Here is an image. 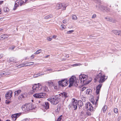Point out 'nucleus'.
Masks as SVG:
<instances>
[{
    "label": "nucleus",
    "mask_w": 121,
    "mask_h": 121,
    "mask_svg": "<svg viewBox=\"0 0 121 121\" xmlns=\"http://www.w3.org/2000/svg\"><path fill=\"white\" fill-rule=\"evenodd\" d=\"M23 121H29V118H26L23 120Z\"/></svg>",
    "instance_id": "43"
},
{
    "label": "nucleus",
    "mask_w": 121,
    "mask_h": 121,
    "mask_svg": "<svg viewBox=\"0 0 121 121\" xmlns=\"http://www.w3.org/2000/svg\"><path fill=\"white\" fill-rule=\"evenodd\" d=\"M107 76H105L104 74H103V72L101 71L97 75L95 79L100 83L104 82L107 79Z\"/></svg>",
    "instance_id": "3"
},
{
    "label": "nucleus",
    "mask_w": 121,
    "mask_h": 121,
    "mask_svg": "<svg viewBox=\"0 0 121 121\" xmlns=\"http://www.w3.org/2000/svg\"><path fill=\"white\" fill-rule=\"evenodd\" d=\"M40 88H39V91H47L48 87L45 86L42 87L40 85Z\"/></svg>",
    "instance_id": "15"
},
{
    "label": "nucleus",
    "mask_w": 121,
    "mask_h": 121,
    "mask_svg": "<svg viewBox=\"0 0 121 121\" xmlns=\"http://www.w3.org/2000/svg\"><path fill=\"white\" fill-rule=\"evenodd\" d=\"M72 18L73 20H77V17L75 15H72Z\"/></svg>",
    "instance_id": "30"
},
{
    "label": "nucleus",
    "mask_w": 121,
    "mask_h": 121,
    "mask_svg": "<svg viewBox=\"0 0 121 121\" xmlns=\"http://www.w3.org/2000/svg\"><path fill=\"white\" fill-rule=\"evenodd\" d=\"M78 104L79 106V108H80V107H81L83 105V103L81 100H79L78 101Z\"/></svg>",
    "instance_id": "23"
},
{
    "label": "nucleus",
    "mask_w": 121,
    "mask_h": 121,
    "mask_svg": "<svg viewBox=\"0 0 121 121\" xmlns=\"http://www.w3.org/2000/svg\"><path fill=\"white\" fill-rule=\"evenodd\" d=\"M85 106L90 111L93 112L94 111L93 107L90 102L86 103L85 104Z\"/></svg>",
    "instance_id": "9"
},
{
    "label": "nucleus",
    "mask_w": 121,
    "mask_h": 121,
    "mask_svg": "<svg viewBox=\"0 0 121 121\" xmlns=\"http://www.w3.org/2000/svg\"><path fill=\"white\" fill-rule=\"evenodd\" d=\"M12 96V92L11 91H8L5 95V97L7 99H10Z\"/></svg>",
    "instance_id": "13"
},
{
    "label": "nucleus",
    "mask_w": 121,
    "mask_h": 121,
    "mask_svg": "<svg viewBox=\"0 0 121 121\" xmlns=\"http://www.w3.org/2000/svg\"><path fill=\"white\" fill-rule=\"evenodd\" d=\"M119 34L118 35H121V30L119 31Z\"/></svg>",
    "instance_id": "48"
},
{
    "label": "nucleus",
    "mask_w": 121,
    "mask_h": 121,
    "mask_svg": "<svg viewBox=\"0 0 121 121\" xmlns=\"http://www.w3.org/2000/svg\"><path fill=\"white\" fill-rule=\"evenodd\" d=\"M40 85L38 84H35L33 85L32 87V90L31 91L32 93H34L35 92L39 91Z\"/></svg>",
    "instance_id": "8"
},
{
    "label": "nucleus",
    "mask_w": 121,
    "mask_h": 121,
    "mask_svg": "<svg viewBox=\"0 0 121 121\" xmlns=\"http://www.w3.org/2000/svg\"><path fill=\"white\" fill-rule=\"evenodd\" d=\"M9 72H5L4 73H1V76L3 77L4 76H6V75H9Z\"/></svg>",
    "instance_id": "28"
},
{
    "label": "nucleus",
    "mask_w": 121,
    "mask_h": 121,
    "mask_svg": "<svg viewBox=\"0 0 121 121\" xmlns=\"http://www.w3.org/2000/svg\"><path fill=\"white\" fill-rule=\"evenodd\" d=\"M78 80L74 76H72L69 79V87L72 86L74 83L77 82Z\"/></svg>",
    "instance_id": "7"
},
{
    "label": "nucleus",
    "mask_w": 121,
    "mask_h": 121,
    "mask_svg": "<svg viewBox=\"0 0 121 121\" xmlns=\"http://www.w3.org/2000/svg\"><path fill=\"white\" fill-rule=\"evenodd\" d=\"M108 115H111V112H109L108 113Z\"/></svg>",
    "instance_id": "53"
},
{
    "label": "nucleus",
    "mask_w": 121,
    "mask_h": 121,
    "mask_svg": "<svg viewBox=\"0 0 121 121\" xmlns=\"http://www.w3.org/2000/svg\"><path fill=\"white\" fill-rule=\"evenodd\" d=\"M59 85L61 86H67L69 83V80L66 79H63L58 82Z\"/></svg>",
    "instance_id": "6"
},
{
    "label": "nucleus",
    "mask_w": 121,
    "mask_h": 121,
    "mask_svg": "<svg viewBox=\"0 0 121 121\" xmlns=\"http://www.w3.org/2000/svg\"><path fill=\"white\" fill-rule=\"evenodd\" d=\"M49 56V55H47V56H46V58H47L48 57V56Z\"/></svg>",
    "instance_id": "55"
},
{
    "label": "nucleus",
    "mask_w": 121,
    "mask_h": 121,
    "mask_svg": "<svg viewBox=\"0 0 121 121\" xmlns=\"http://www.w3.org/2000/svg\"><path fill=\"white\" fill-rule=\"evenodd\" d=\"M52 16L51 15H49L45 17V19H49L52 17Z\"/></svg>",
    "instance_id": "34"
},
{
    "label": "nucleus",
    "mask_w": 121,
    "mask_h": 121,
    "mask_svg": "<svg viewBox=\"0 0 121 121\" xmlns=\"http://www.w3.org/2000/svg\"><path fill=\"white\" fill-rule=\"evenodd\" d=\"M84 113V112L83 111H82L81 112V115H83Z\"/></svg>",
    "instance_id": "49"
},
{
    "label": "nucleus",
    "mask_w": 121,
    "mask_h": 121,
    "mask_svg": "<svg viewBox=\"0 0 121 121\" xmlns=\"http://www.w3.org/2000/svg\"><path fill=\"white\" fill-rule=\"evenodd\" d=\"M62 22L64 24H66L67 22V20H64Z\"/></svg>",
    "instance_id": "42"
},
{
    "label": "nucleus",
    "mask_w": 121,
    "mask_h": 121,
    "mask_svg": "<svg viewBox=\"0 0 121 121\" xmlns=\"http://www.w3.org/2000/svg\"><path fill=\"white\" fill-rule=\"evenodd\" d=\"M114 113L116 114L118 113V109L116 108H114Z\"/></svg>",
    "instance_id": "35"
},
{
    "label": "nucleus",
    "mask_w": 121,
    "mask_h": 121,
    "mask_svg": "<svg viewBox=\"0 0 121 121\" xmlns=\"http://www.w3.org/2000/svg\"><path fill=\"white\" fill-rule=\"evenodd\" d=\"M72 104L73 106L74 110H76L77 108L78 103L76 100L75 99H73L72 102Z\"/></svg>",
    "instance_id": "12"
},
{
    "label": "nucleus",
    "mask_w": 121,
    "mask_h": 121,
    "mask_svg": "<svg viewBox=\"0 0 121 121\" xmlns=\"http://www.w3.org/2000/svg\"><path fill=\"white\" fill-rule=\"evenodd\" d=\"M4 11L5 12H8L9 11V9L7 7H4L3 9Z\"/></svg>",
    "instance_id": "27"
},
{
    "label": "nucleus",
    "mask_w": 121,
    "mask_h": 121,
    "mask_svg": "<svg viewBox=\"0 0 121 121\" xmlns=\"http://www.w3.org/2000/svg\"><path fill=\"white\" fill-rule=\"evenodd\" d=\"M86 114L88 116H90L91 115V113L89 112H87L86 113Z\"/></svg>",
    "instance_id": "40"
},
{
    "label": "nucleus",
    "mask_w": 121,
    "mask_h": 121,
    "mask_svg": "<svg viewBox=\"0 0 121 121\" xmlns=\"http://www.w3.org/2000/svg\"><path fill=\"white\" fill-rule=\"evenodd\" d=\"M102 85V84H100L96 87V93L97 95V98L96 99V101L94 99H91V102L93 104L97 105L98 104V100L99 98V93L100 91V89Z\"/></svg>",
    "instance_id": "2"
},
{
    "label": "nucleus",
    "mask_w": 121,
    "mask_h": 121,
    "mask_svg": "<svg viewBox=\"0 0 121 121\" xmlns=\"http://www.w3.org/2000/svg\"><path fill=\"white\" fill-rule=\"evenodd\" d=\"M120 76H121V74H120Z\"/></svg>",
    "instance_id": "61"
},
{
    "label": "nucleus",
    "mask_w": 121,
    "mask_h": 121,
    "mask_svg": "<svg viewBox=\"0 0 121 121\" xmlns=\"http://www.w3.org/2000/svg\"><path fill=\"white\" fill-rule=\"evenodd\" d=\"M8 36L6 34L2 35L0 36V40L2 39H4L6 38Z\"/></svg>",
    "instance_id": "21"
},
{
    "label": "nucleus",
    "mask_w": 121,
    "mask_h": 121,
    "mask_svg": "<svg viewBox=\"0 0 121 121\" xmlns=\"http://www.w3.org/2000/svg\"><path fill=\"white\" fill-rule=\"evenodd\" d=\"M107 106L106 105H104L103 107L102 110L104 112H105L107 108Z\"/></svg>",
    "instance_id": "26"
},
{
    "label": "nucleus",
    "mask_w": 121,
    "mask_h": 121,
    "mask_svg": "<svg viewBox=\"0 0 121 121\" xmlns=\"http://www.w3.org/2000/svg\"><path fill=\"white\" fill-rule=\"evenodd\" d=\"M61 28H63V29H64L65 28V26L63 24H62L61 26Z\"/></svg>",
    "instance_id": "37"
},
{
    "label": "nucleus",
    "mask_w": 121,
    "mask_h": 121,
    "mask_svg": "<svg viewBox=\"0 0 121 121\" xmlns=\"http://www.w3.org/2000/svg\"><path fill=\"white\" fill-rule=\"evenodd\" d=\"M62 117V115L60 116L56 121H61V118Z\"/></svg>",
    "instance_id": "33"
},
{
    "label": "nucleus",
    "mask_w": 121,
    "mask_h": 121,
    "mask_svg": "<svg viewBox=\"0 0 121 121\" xmlns=\"http://www.w3.org/2000/svg\"><path fill=\"white\" fill-rule=\"evenodd\" d=\"M74 31V30H70L68 31L67 32V33L68 34H70V33L73 32Z\"/></svg>",
    "instance_id": "38"
},
{
    "label": "nucleus",
    "mask_w": 121,
    "mask_h": 121,
    "mask_svg": "<svg viewBox=\"0 0 121 121\" xmlns=\"http://www.w3.org/2000/svg\"><path fill=\"white\" fill-rule=\"evenodd\" d=\"M34 64V62H31L30 63H22L21 64L17 66V67L19 68H20L21 67H24L26 65V66H27L31 65H33Z\"/></svg>",
    "instance_id": "11"
},
{
    "label": "nucleus",
    "mask_w": 121,
    "mask_h": 121,
    "mask_svg": "<svg viewBox=\"0 0 121 121\" xmlns=\"http://www.w3.org/2000/svg\"><path fill=\"white\" fill-rule=\"evenodd\" d=\"M57 37V36L56 35H54L53 36L52 38H53L55 39Z\"/></svg>",
    "instance_id": "46"
},
{
    "label": "nucleus",
    "mask_w": 121,
    "mask_h": 121,
    "mask_svg": "<svg viewBox=\"0 0 121 121\" xmlns=\"http://www.w3.org/2000/svg\"><path fill=\"white\" fill-rule=\"evenodd\" d=\"M47 100L50 101L52 104L55 105L59 102V98L55 96H52L48 99Z\"/></svg>",
    "instance_id": "5"
},
{
    "label": "nucleus",
    "mask_w": 121,
    "mask_h": 121,
    "mask_svg": "<svg viewBox=\"0 0 121 121\" xmlns=\"http://www.w3.org/2000/svg\"><path fill=\"white\" fill-rule=\"evenodd\" d=\"M86 89V87H83L82 88V91H83L84 90H85Z\"/></svg>",
    "instance_id": "47"
},
{
    "label": "nucleus",
    "mask_w": 121,
    "mask_h": 121,
    "mask_svg": "<svg viewBox=\"0 0 121 121\" xmlns=\"http://www.w3.org/2000/svg\"><path fill=\"white\" fill-rule=\"evenodd\" d=\"M3 30V29H2L1 28H0V31H1V30Z\"/></svg>",
    "instance_id": "57"
},
{
    "label": "nucleus",
    "mask_w": 121,
    "mask_h": 121,
    "mask_svg": "<svg viewBox=\"0 0 121 121\" xmlns=\"http://www.w3.org/2000/svg\"><path fill=\"white\" fill-rule=\"evenodd\" d=\"M46 83H47V84L49 86L51 87L53 86H54L55 89H56L57 88V86H56L55 87L54 86L53 83L51 81H48Z\"/></svg>",
    "instance_id": "16"
},
{
    "label": "nucleus",
    "mask_w": 121,
    "mask_h": 121,
    "mask_svg": "<svg viewBox=\"0 0 121 121\" xmlns=\"http://www.w3.org/2000/svg\"><path fill=\"white\" fill-rule=\"evenodd\" d=\"M25 95V93L22 94L21 95H19L18 97L19 100H22L25 97V96L24 95Z\"/></svg>",
    "instance_id": "20"
},
{
    "label": "nucleus",
    "mask_w": 121,
    "mask_h": 121,
    "mask_svg": "<svg viewBox=\"0 0 121 121\" xmlns=\"http://www.w3.org/2000/svg\"><path fill=\"white\" fill-rule=\"evenodd\" d=\"M116 21V20L115 19H112L111 22L113 23H115Z\"/></svg>",
    "instance_id": "44"
},
{
    "label": "nucleus",
    "mask_w": 121,
    "mask_h": 121,
    "mask_svg": "<svg viewBox=\"0 0 121 121\" xmlns=\"http://www.w3.org/2000/svg\"><path fill=\"white\" fill-rule=\"evenodd\" d=\"M119 31L117 30H113V32L114 33V34H115L116 35H119Z\"/></svg>",
    "instance_id": "32"
},
{
    "label": "nucleus",
    "mask_w": 121,
    "mask_h": 121,
    "mask_svg": "<svg viewBox=\"0 0 121 121\" xmlns=\"http://www.w3.org/2000/svg\"><path fill=\"white\" fill-rule=\"evenodd\" d=\"M67 93L65 92H63L62 93H61L60 95L62 96V97L66 98L67 97Z\"/></svg>",
    "instance_id": "22"
},
{
    "label": "nucleus",
    "mask_w": 121,
    "mask_h": 121,
    "mask_svg": "<svg viewBox=\"0 0 121 121\" xmlns=\"http://www.w3.org/2000/svg\"><path fill=\"white\" fill-rule=\"evenodd\" d=\"M42 50L41 49H39L37 51L35 52L34 54H39L42 51Z\"/></svg>",
    "instance_id": "31"
},
{
    "label": "nucleus",
    "mask_w": 121,
    "mask_h": 121,
    "mask_svg": "<svg viewBox=\"0 0 121 121\" xmlns=\"http://www.w3.org/2000/svg\"><path fill=\"white\" fill-rule=\"evenodd\" d=\"M21 114L20 113H19L12 114L11 115V117L13 120L15 121L17 118L19 117Z\"/></svg>",
    "instance_id": "14"
},
{
    "label": "nucleus",
    "mask_w": 121,
    "mask_h": 121,
    "mask_svg": "<svg viewBox=\"0 0 121 121\" xmlns=\"http://www.w3.org/2000/svg\"><path fill=\"white\" fill-rule=\"evenodd\" d=\"M0 121H3L2 120H1V119H0Z\"/></svg>",
    "instance_id": "59"
},
{
    "label": "nucleus",
    "mask_w": 121,
    "mask_h": 121,
    "mask_svg": "<svg viewBox=\"0 0 121 121\" xmlns=\"http://www.w3.org/2000/svg\"><path fill=\"white\" fill-rule=\"evenodd\" d=\"M11 121L10 120H7L6 121Z\"/></svg>",
    "instance_id": "56"
},
{
    "label": "nucleus",
    "mask_w": 121,
    "mask_h": 121,
    "mask_svg": "<svg viewBox=\"0 0 121 121\" xmlns=\"http://www.w3.org/2000/svg\"><path fill=\"white\" fill-rule=\"evenodd\" d=\"M27 0H21L19 2L20 5L21 6L24 5L26 3Z\"/></svg>",
    "instance_id": "19"
},
{
    "label": "nucleus",
    "mask_w": 121,
    "mask_h": 121,
    "mask_svg": "<svg viewBox=\"0 0 121 121\" xmlns=\"http://www.w3.org/2000/svg\"><path fill=\"white\" fill-rule=\"evenodd\" d=\"M78 65H79V64H75L74 65L75 66H77Z\"/></svg>",
    "instance_id": "52"
},
{
    "label": "nucleus",
    "mask_w": 121,
    "mask_h": 121,
    "mask_svg": "<svg viewBox=\"0 0 121 121\" xmlns=\"http://www.w3.org/2000/svg\"><path fill=\"white\" fill-rule=\"evenodd\" d=\"M1 74L0 73V78L1 77H2V76H1Z\"/></svg>",
    "instance_id": "58"
},
{
    "label": "nucleus",
    "mask_w": 121,
    "mask_h": 121,
    "mask_svg": "<svg viewBox=\"0 0 121 121\" xmlns=\"http://www.w3.org/2000/svg\"><path fill=\"white\" fill-rule=\"evenodd\" d=\"M21 92V90H18L15 92V95L17 96Z\"/></svg>",
    "instance_id": "24"
},
{
    "label": "nucleus",
    "mask_w": 121,
    "mask_h": 121,
    "mask_svg": "<svg viewBox=\"0 0 121 121\" xmlns=\"http://www.w3.org/2000/svg\"><path fill=\"white\" fill-rule=\"evenodd\" d=\"M92 90L90 89H88L86 90V93L87 94H91V92Z\"/></svg>",
    "instance_id": "25"
},
{
    "label": "nucleus",
    "mask_w": 121,
    "mask_h": 121,
    "mask_svg": "<svg viewBox=\"0 0 121 121\" xmlns=\"http://www.w3.org/2000/svg\"><path fill=\"white\" fill-rule=\"evenodd\" d=\"M34 56H34V55H32L31 56V57H32V59H33V58H34Z\"/></svg>",
    "instance_id": "50"
},
{
    "label": "nucleus",
    "mask_w": 121,
    "mask_h": 121,
    "mask_svg": "<svg viewBox=\"0 0 121 121\" xmlns=\"http://www.w3.org/2000/svg\"><path fill=\"white\" fill-rule=\"evenodd\" d=\"M47 40L49 41H51L52 39V38H51L50 37H48L47 38Z\"/></svg>",
    "instance_id": "36"
},
{
    "label": "nucleus",
    "mask_w": 121,
    "mask_h": 121,
    "mask_svg": "<svg viewBox=\"0 0 121 121\" xmlns=\"http://www.w3.org/2000/svg\"><path fill=\"white\" fill-rule=\"evenodd\" d=\"M3 55L2 54H0V58H1L3 56Z\"/></svg>",
    "instance_id": "51"
},
{
    "label": "nucleus",
    "mask_w": 121,
    "mask_h": 121,
    "mask_svg": "<svg viewBox=\"0 0 121 121\" xmlns=\"http://www.w3.org/2000/svg\"><path fill=\"white\" fill-rule=\"evenodd\" d=\"M10 102L9 101H8L7 100H6L5 101V103L6 104H9Z\"/></svg>",
    "instance_id": "45"
},
{
    "label": "nucleus",
    "mask_w": 121,
    "mask_h": 121,
    "mask_svg": "<svg viewBox=\"0 0 121 121\" xmlns=\"http://www.w3.org/2000/svg\"><path fill=\"white\" fill-rule=\"evenodd\" d=\"M112 18H108V21H109L110 22H111L112 21Z\"/></svg>",
    "instance_id": "39"
},
{
    "label": "nucleus",
    "mask_w": 121,
    "mask_h": 121,
    "mask_svg": "<svg viewBox=\"0 0 121 121\" xmlns=\"http://www.w3.org/2000/svg\"><path fill=\"white\" fill-rule=\"evenodd\" d=\"M43 106L45 109H48L49 108V103L48 102H45Z\"/></svg>",
    "instance_id": "18"
},
{
    "label": "nucleus",
    "mask_w": 121,
    "mask_h": 121,
    "mask_svg": "<svg viewBox=\"0 0 121 121\" xmlns=\"http://www.w3.org/2000/svg\"><path fill=\"white\" fill-rule=\"evenodd\" d=\"M3 2V1H0V4H2Z\"/></svg>",
    "instance_id": "54"
},
{
    "label": "nucleus",
    "mask_w": 121,
    "mask_h": 121,
    "mask_svg": "<svg viewBox=\"0 0 121 121\" xmlns=\"http://www.w3.org/2000/svg\"><path fill=\"white\" fill-rule=\"evenodd\" d=\"M87 76L84 74H81L79 76V80L80 83L84 84H87L89 83L87 80Z\"/></svg>",
    "instance_id": "4"
},
{
    "label": "nucleus",
    "mask_w": 121,
    "mask_h": 121,
    "mask_svg": "<svg viewBox=\"0 0 121 121\" xmlns=\"http://www.w3.org/2000/svg\"><path fill=\"white\" fill-rule=\"evenodd\" d=\"M46 94L43 93L35 94L33 95V96L36 98H43L45 96Z\"/></svg>",
    "instance_id": "10"
},
{
    "label": "nucleus",
    "mask_w": 121,
    "mask_h": 121,
    "mask_svg": "<svg viewBox=\"0 0 121 121\" xmlns=\"http://www.w3.org/2000/svg\"><path fill=\"white\" fill-rule=\"evenodd\" d=\"M96 14H94L92 15L91 18H95L96 17Z\"/></svg>",
    "instance_id": "41"
},
{
    "label": "nucleus",
    "mask_w": 121,
    "mask_h": 121,
    "mask_svg": "<svg viewBox=\"0 0 121 121\" xmlns=\"http://www.w3.org/2000/svg\"><path fill=\"white\" fill-rule=\"evenodd\" d=\"M14 48H15L14 47V48H13V49Z\"/></svg>",
    "instance_id": "60"
},
{
    "label": "nucleus",
    "mask_w": 121,
    "mask_h": 121,
    "mask_svg": "<svg viewBox=\"0 0 121 121\" xmlns=\"http://www.w3.org/2000/svg\"><path fill=\"white\" fill-rule=\"evenodd\" d=\"M63 6V5L62 3L58 4L56 6V9H61Z\"/></svg>",
    "instance_id": "17"
},
{
    "label": "nucleus",
    "mask_w": 121,
    "mask_h": 121,
    "mask_svg": "<svg viewBox=\"0 0 121 121\" xmlns=\"http://www.w3.org/2000/svg\"><path fill=\"white\" fill-rule=\"evenodd\" d=\"M36 108L35 106L31 103H26L22 106L21 108L22 110L26 113L29 112L30 110L35 109Z\"/></svg>",
    "instance_id": "1"
},
{
    "label": "nucleus",
    "mask_w": 121,
    "mask_h": 121,
    "mask_svg": "<svg viewBox=\"0 0 121 121\" xmlns=\"http://www.w3.org/2000/svg\"><path fill=\"white\" fill-rule=\"evenodd\" d=\"M19 2L18 0H17L15 2L14 6L15 7H18L19 5Z\"/></svg>",
    "instance_id": "29"
}]
</instances>
